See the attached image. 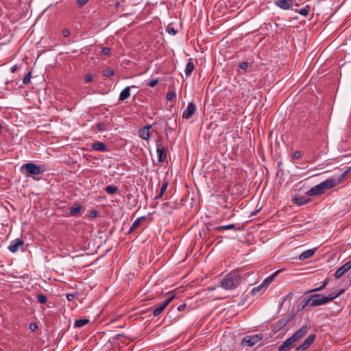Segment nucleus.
I'll list each match as a JSON object with an SVG mask.
<instances>
[{"instance_id":"obj_7","label":"nucleus","mask_w":351,"mask_h":351,"mask_svg":"<svg viewBox=\"0 0 351 351\" xmlns=\"http://www.w3.org/2000/svg\"><path fill=\"white\" fill-rule=\"evenodd\" d=\"M278 272V271H277L273 275L265 278L261 285L254 287L251 291L252 295H256L263 289H265L267 286H269L273 282L274 276Z\"/></svg>"},{"instance_id":"obj_6","label":"nucleus","mask_w":351,"mask_h":351,"mask_svg":"<svg viewBox=\"0 0 351 351\" xmlns=\"http://www.w3.org/2000/svg\"><path fill=\"white\" fill-rule=\"evenodd\" d=\"M263 339L262 334H256L245 337L241 342L243 346H253Z\"/></svg>"},{"instance_id":"obj_52","label":"nucleus","mask_w":351,"mask_h":351,"mask_svg":"<svg viewBox=\"0 0 351 351\" xmlns=\"http://www.w3.org/2000/svg\"><path fill=\"white\" fill-rule=\"evenodd\" d=\"M119 2H117V3H116V7H118V6H119Z\"/></svg>"},{"instance_id":"obj_16","label":"nucleus","mask_w":351,"mask_h":351,"mask_svg":"<svg viewBox=\"0 0 351 351\" xmlns=\"http://www.w3.org/2000/svg\"><path fill=\"white\" fill-rule=\"evenodd\" d=\"M275 5L283 10L289 9L293 5V0H279L275 2Z\"/></svg>"},{"instance_id":"obj_1","label":"nucleus","mask_w":351,"mask_h":351,"mask_svg":"<svg viewBox=\"0 0 351 351\" xmlns=\"http://www.w3.org/2000/svg\"><path fill=\"white\" fill-rule=\"evenodd\" d=\"M349 170L350 169H347L343 172L337 180L334 178L327 179L315 185L306 192V195L308 196H315L324 194L326 190L330 189L342 183Z\"/></svg>"},{"instance_id":"obj_15","label":"nucleus","mask_w":351,"mask_h":351,"mask_svg":"<svg viewBox=\"0 0 351 351\" xmlns=\"http://www.w3.org/2000/svg\"><path fill=\"white\" fill-rule=\"evenodd\" d=\"M289 320V319L285 317L279 319L274 324L273 331L275 332L279 331L288 324Z\"/></svg>"},{"instance_id":"obj_19","label":"nucleus","mask_w":351,"mask_h":351,"mask_svg":"<svg viewBox=\"0 0 351 351\" xmlns=\"http://www.w3.org/2000/svg\"><path fill=\"white\" fill-rule=\"evenodd\" d=\"M315 250V249H310L303 252L300 254L299 259L300 261H304L305 259L310 258L314 255Z\"/></svg>"},{"instance_id":"obj_45","label":"nucleus","mask_w":351,"mask_h":351,"mask_svg":"<svg viewBox=\"0 0 351 351\" xmlns=\"http://www.w3.org/2000/svg\"><path fill=\"white\" fill-rule=\"evenodd\" d=\"M88 0H77V3L79 6H83L88 3Z\"/></svg>"},{"instance_id":"obj_47","label":"nucleus","mask_w":351,"mask_h":351,"mask_svg":"<svg viewBox=\"0 0 351 351\" xmlns=\"http://www.w3.org/2000/svg\"><path fill=\"white\" fill-rule=\"evenodd\" d=\"M186 304H180L178 307V310L179 311H183L185 308H186Z\"/></svg>"},{"instance_id":"obj_4","label":"nucleus","mask_w":351,"mask_h":351,"mask_svg":"<svg viewBox=\"0 0 351 351\" xmlns=\"http://www.w3.org/2000/svg\"><path fill=\"white\" fill-rule=\"evenodd\" d=\"M307 325L302 326L299 330L294 332L292 336L286 339L278 348V351H290L293 344L302 338L308 332Z\"/></svg>"},{"instance_id":"obj_22","label":"nucleus","mask_w":351,"mask_h":351,"mask_svg":"<svg viewBox=\"0 0 351 351\" xmlns=\"http://www.w3.org/2000/svg\"><path fill=\"white\" fill-rule=\"evenodd\" d=\"M216 230H241V227H235V225L233 223L225 225V226H220L215 228Z\"/></svg>"},{"instance_id":"obj_33","label":"nucleus","mask_w":351,"mask_h":351,"mask_svg":"<svg viewBox=\"0 0 351 351\" xmlns=\"http://www.w3.org/2000/svg\"><path fill=\"white\" fill-rule=\"evenodd\" d=\"M168 184H169L167 180H164L159 193L164 194L167 190Z\"/></svg>"},{"instance_id":"obj_10","label":"nucleus","mask_w":351,"mask_h":351,"mask_svg":"<svg viewBox=\"0 0 351 351\" xmlns=\"http://www.w3.org/2000/svg\"><path fill=\"white\" fill-rule=\"evenodd\" d=\"M156 152L158 155V160L160 162H163L167 158V150L162 146L158 141H156Z\"/></svg>"},{"instance_id":"obj_17","label":"nucleus","mask_w":351,"mask_h":351,"mask_svg":"<svg viewBox=\"0 0 351 351\" xmlns=\"http://www.w3.org/2000/svg\"><path fill=\"white\" fill-rule=\"evenodd\" d=\"M91 147H92L93 150L103 152H107L108 150L106 145L104 143L101 142V141H97V142L94 143L91 145Z\"/></svg>"},{"instance_id":"obj_32","label":"nucleus","mask_w":351,"mask_h":351,"mask_svg":"<svg viewBox=\"0 0 351 351\" xmlns=\"http://www.w3.org/2000/svg\"><path fill=\"white\" fill-rule=\"evenodd\" d=\"M37 300L41 304H45L47 301V297L43 294L37 295Z\"/></svg>"},{"instance_id":"obj_23","label":"nucleus","mask_w":351,"mask_h":351,"mask_svg":"<svg viewBox=\"0 0 351 351\" xmlns=\"http://www.w3.org/2000/svg\"><path fill=\"white\" fill-rule=\"evenodd\" d=\"M194 69H195V65H194L193 62L191 61L188 62V63L186 64L185 70H184L185 75L186 76L191 75L193 71L194 70Z\"/></svg>"},{"instance_id":"obj_49","label":"nucleus","mask_w":351,"mask_h":351,"mask_svg":"<svg viewBox=\"0 0 351 351\" xmlns=\"http://www.w3.org/2000/svg\"><path fill=\"white\" fill-rule=\"evenodd\" d=\"M164 195V194H162L161 193H158V194L155 197V199H159L162 198V195Z\"/></svg>"},{"instance_id":"obj_21","label":"nucleus","mask_w":351,"mask_h":351,"mask_svg":"<svg viewBox=\"0 0 351 351\" xmlns=\"http://www.w3.org/2000/svg\"><path fill=\"white\" fill-rule=\"evenodd\" d=\"M293 200L294 203L298 206L305 205L311 201V199L306 197H295Z\"/></svg>"},{"instance_id":"obj_30","label":"nucleus","mask_w":351,"mask_h":351,"mask_svg":"<svg viewBox=\"0 0 351 351\" xmlns=\"http://www.w3.org/2000/svg\"><path fill=\"white\" fill-rule=\"evenodd\" d=\"M166 31L171 36H174L177 33V30H176L173 26L171 24L168 25L166 28Z\"/></svg>"},{"instance_id":"obj_28","label":"nucleus","mask_w":351,"mask_h":351,"mask_svg":"<svg viewBox=\"0 0 351 351\" xmlns=\"http://www.w3.org/2000/svg\"><path fill=\"white\" fill-rule=\"evenodd\" d=\"M309 11H310V5H306L305 7H304L303 8L298 10V12L300 14L306 16L308 14Z\"/></svg>"},{"instance_id":"obj_9","label":"nucleus","mask_w":351,"mask_h":351,"mask_svg":"<svg viewBox=\"0 0 351 351\" xmlns=\"http://www.w3.org/2000/svg\"><path fill=\"white\" fill-rule=\"evenodd\" d=\"M315 339V335L311 334L304 341L296 348L295 351H305L307 350L311 345L314 342Z\"/></svg>"},{"instance_id":"obj_5","label":"nucleus","mask_w":351,"mask_h":351,"mask_svg":"<svg viewBox=\"0 0 351 351\" xmlns=\"http://www.w3.org/2000/svg\"><path fill=\"white\" fill-rule=\"evenodd\" d=\"M21 171L24 173V171H25V175L27 177H31L32 176H38L43 172V170H41L40 167L33 162H27L23 164L21 167Z\"/></svg>"},{"instance_id":"obj_46","label":"nucleus","mask_w":351,"mask_h":351,"mask_svg":"<svg viewBox=\"0 0 351 351\" xmlns=\"http://www.w3.org/2000/svg\"><path fill=\"white\" fill-rule=\"evenodd\" d=\"M329 282V278H326L322 282V287H323L324 289L326 287V285H328Z\"/></svg>"},{"instance_id":"obj_44","label":"nucleus","mask_w":351,"mask_h":351,"mask_svg":"<svg viewBox=\"0 0 351 351\" xmlns=\"http://www.w3.org/2000/svg\"><path fill=\"white\" fill-rule=\"evenodd\" d=\"M324 288L322 287V285L317 287V288H315V289H311L309 290L307 293H312V292H315V291H320L322 290H323Z\"/></svg>"},{"instance_id":"obj_51","label":"nucleus","mask_w":351,"mask_h":351,"mask_svg":"<svg viewBox=\"0 0 351 351\" xmlns=\"http://www.w3.org/2000/svg\"><path fill=\"white\" fill-rule=\"evenodd\" d=\"M164 206L165 207H170L171 208H172L171 206V203L170 202H166L165 204H164Z\"/></svg>"},{"instance_id":"obj_39","label":"nucleus","mask_w":351,"mask_h":351,"mask_svg":"<svg viewBox=\"0 0 351 351\" xmlns=\"http://www.w3.org/2000/svg\"><path fill=\"white\" fill-rule=\"evenodd\" d=\"M93 79V77L91 74H86L84 77V80L87 83L92 82Z\"/></svg>"},{"instance_id":"obj_3","label":"nucleus","mask_w":351,"mask_h":351,"mask_svg":"<svg viewBox=\"0 0 351 351\" xmlns=\"http://www.w3.org/2000/svg\"><path fill=\"white\" fill-rule=\"evenodd\" d=\"M241 281V276L239 271L233 270L220 281V287L225 290H233L240 285Z\"/></svg>"},{"instance_id":"obj_24","label":"nucleus","mask_w":351,"mask_h":351,"mask_svg":"<svg viewBox=\"0 0 351 351\" xmlns=\"http://www.w3.org/2000/svg\"><path fill=\"white\" fill-rule=\"evenodd\" d=\"M145 219V217H138L135 221L134 222L132 223V226L130 227V231L129 232L131 233L134 230H136L138 226L139 225L141 224V221Z\"/></svg>"},{"instance_id":"obj_12","label":"nucleus","mask_w":351,"mask_h":351,"mask_svg":"<svg viewBox=\"0 0 351 351\" xmlns=\"http://www.w3.org/2000/svg\"><path fill=\"white\" fill-rule=\"evenodd\" d=\"M195 105L192 102L189 103L186 108L184 110L182 113V118L186 119H190L195 113Z\"/></svg>"},{"instance_id":"obj_50","label":"nucleus","mask_w":351,"mask_h":351,"mask_svg":"<svg viewBox=\"0 0 351 351\" xmlns=\"http://www.w3.org/2000/svg\"><path fill=\"white\" fill-rule=\"evenodd\" d=\"M73 298H74V295L73 294H68L67 295V299L69 300H71Z\"/></svg>"},{"instance_id":"obj_43","label":"nucleus","mask_w":351,"mask_h":351,"mask_svg":"<svg viewBox=\"0 0 351 351\" xmlns=\"http://www.w3.org/2000/svg\"><path fill=\"white\" fill-rule=\"evenodd\" d=\"M38 328V325L36 323H30L29 329L32 331H35Z\"/></svg>"},{"instance_id":"obj_41","label":"nucleus","mask_w":351,"mask_h":351,"mask_svg":"<svg viewBox=\"0 0 351 351\" xmlns=\"http://www.w3.org/2000/svg\"><path fill=\"white\" fill-rule=\"evenodd\" d=\"M97 215H98V212H97V210H91V211L90 212V215H89V216H90V217H91V218H95V217H97Z\"/></svg>"},{"instance_id":"obj_31","label":"nucleus","mask_w":351,"mask_h":351,"mask_svg":"<svg viewBox=\"0 0 351 351\" xmlns=\"http://www.w3.org/2000/svg\"><path fill=\"white\" fill-rule=\"evenodd\" d=\"M31 77H32V72L29 71L24 77V78L23 80V83L24 84H28L30 82Z\"/></svg>"},{"instance_id":"obj_8","label":"nucleus","mask_w":351,"mask_h":351,"mask_svg":"<svg viewBox=\"0 0 351 351\" xmlns=\"http://www.w3.org/2000/svg\"><path fill=\"white\" fill-rule=\"evenodd\" d=\"M176 294L170 293V295L163 302H162L158 307H156L154 311V316L156 317L160 315L162 311L165 309L167 305L174 299Z\"/></svg>"},{"instance_id":"obj_42","label":"nucleus","mask_w":351,"mask_h":351,"mask_svg":"<svg viewBox=\"0 0 351 351\" xmlns=\"http://www.w3.org/2000/svg\"><path fill=\"white\" fill-rule=\"evenodd\" d=\"M62 36H63L64 37H68V36H70L71 32H70V30H69V29H63V30H62Z\"/></svg>"},{"instance_id":"obj_20","label":"nucleus","mask_w":351,"mask_h":351,"mask_svg":"<svg viewBox=\"0 0 351 351\" xmlns=\"http://www.w3.org/2000/svg\"><path fill=\"white\" fill-rule=\"evenodd\" d=\"M82 209V206L79 204H76L73 206L69 208V215L71 216H77L80 215Z\"/></svg>"},{"instance_id":"obj_2","label":"nucleus","mask_w":351,"mask_h":351,"mask_svg":"<svg viewBox=\"0 0 351 351\" xmlns=\"http://www.w3.org/2000/svg\"><path fill=\"white\" fill-rule=\"evenodd\" d=\"M343 292L344 289H340L338 291L330 293L327 296H324L319 293L314 294L306 298L305 304H310L311 306L324 305L338 298Z\"/></svg>"},{"instance_id":"obj_27","label":"nucleus","mask_w":351,"mask_h":351,"mask_svg":"<svg viewBox=\"0 0 351 351\" xmlns=\"http://www.w3.org/2000/svg\"><path fill=\"white\" fill-rule=\"evenodd\" d=\"M105 191L108 194H114L118 191V188L113 185H108L105 188Z\"/></svg>"},{"instance_id":"obj_36","label":"nucleus","mask_w":351,"mask_h":351,"mask_svg":"<svg viewBox=\"0 0 351 351\" xmlns=\"http://www.w3.org/2000/svg\"><path fill=\"white\" fill-rule=\"evenodd\" d=\"M248 65L249 63L247 62H243L239 64V67L241 69L246 70L248 68Z\"/></svg>"},{"instance_id":"obj_13","label":"nucleus","mask_w":351,"mask_h":351,"mask_svg":"<svg viewBox=\"0 0 351 351\" xmlns=\"http://www.w3.org/2000/svg\"><path fill=\"white\" fill-rule=\"evenodd\" d=\"M24 244V241L23 239H16L14 240H12L11 242H10V244L8 247V250L12 252V253H15L16 252L19 247H22L23 245Z\"/></svg>"},{"instance_id":"obj_29","label":"nucleus","mask_w":351,"mask_h":351,"mask_svg":"<svg viewBox=\"0 0 351 351\" xmlns=\"http://www.w3.org/2000/svg\"><path fill=\"white\" fill-rule=\"evenodd\" d=\"M102 73L104 76L112 77L114 75V70L108 68V69H104L102 71Z\"/></svg>"},{"instance_id":"obj_11","label":"nucleus","mask_w":351,"mask_h":351,"mask_svg":"<svg viewBox=\"0 0 351 351\" xmlns=\"http://www.w3.org/2000/svg\"><path fill=\"white\" fill-rule=\"evenodd\" d=\"M351 269V260L346 262L341 267L338 268L335 273V277L336 278H340L346 272Z\"/></svg>"},{"instance_id":"obj_35","label":"nucleus","mask_w":351,"mask_h":351,"mask_svg":"<svg viewBox=\"0 0 351 351\" xmlns=\"http://www.w3.org/2000/svg\"><path fill=\"white\" fill-rule=\"evenodd\" d=\"M176 97L175 92H168L166 95V98L168 101H171Z\"/></svg>"},{"instance_id":"obj_38","label":"nucleus","mask_w":351,"mask_h":351,"mask_svg":"<svg viewBox=\"0 0 351 351\" xmlns=\"http://www.w3.org/2000/svg\"><path fill=\"white\" fill-rule=\"evenodd\" d=\"M301 157V152L299 151H295L293 153L291 158L295 159H298Z\"/></svg>"},{"instance_id":"obj_34","label":"nucleus","mask_w":351,"mask_h":351,"mask_svg":"<svg viewBox=\"0 0 351 351\" xmlns=\"http://www.w3.org/2000/svg\"><path fill=\"white\" fill-rule=\"evenodd\" d=\"M158 79H155V80H152L149 82H147V85L148 86H150V87H154L155 86H156L158 84Z\"/></svg>"},{"instance_id":"obj_37","label":"nucleus","mask_w":351,"mask_h":351,"mask_svg":"<svg viewBox=\"0 0 351 351\" xmlns=\"http://www.w3.org/2000/svg\"><path fill=\"white\" fill-rule=\"evenodd\" d=\"M101 53L104 56H107L110 53V49L108 47H103L101 49Z\"/></svg>"},{"instance_id":"obj_25","label":"nucleus","mask_w":351,"mask_h":351,"mask_svg":"<svg viewBox=\"0 0 351 351\" xmlns=\"http://www.w3.org/2000/svg\"><path fill=\"white\" fill-rule=\"evenodd\" d=\"M114 341H117L119 343H121L122 344H128V341L127 340V337L122 334H118L114 338Z\"/></svg>"},{"instance_id":"obj_26","label":"nucleus","mask_w":351,"mask_h":351,"mask_svg":"<svg viewBox=\"0 0 351 351\" xmlns=\"http://www.w3.org/2000/svg\"><path fill=\"white\" fill-rule=\"evenodd\" d=\"M90 322V320L88 319H77L75 320V323H74V326L75 328H80V327H82L84 326H85L86 324H88Z\"/></svg>"},{"instance_id":"obj_18","label":"nucleus","mask_w":351,"mask_h":351,"mask_svg":"<svg viewBox=\"0 0 351 351\" xmlns=\"http://www.w3.org/2000/svg\"><path fill=\"white\" fill-rule=\"evenodd\" d=\"M131 88H136L135 86H127L121 92L119 97V101H124L130 97Z\"/></svg>"},{"instance_id":"obj_14","label":"nucleus","mask_w":351,"mask_h":351,"mask_svg":"<svg viewBox=\"0 0 351 351\" xmlns=\"http://www.w3.org/2000/svg\"><path fill=\"white\" fill-rule=\"evenodd\" d=\"M152 128L151 125H147L138 130V135L139 136L145 141H149L150 138V132L149 130Z\"/></svg>"},{"instance_id":"obj_48","label":"nucleus","mask_w":351,"mask_h":351,"mask_svg":"<svg viewBox=\"0 0 351 351\" xmlns=\"http://www.w3.org/2000/svg\"><path fill=\"white\" fill-rule=\"evenodd\" d=\"M17 65H13L11 68H10V71L12 73H14L16 71V70L17 69Z\"/></svg>"},{"instance_id":"obj_40","label":"nucleus","mask_w":351,"mask_h":351,"mask_svg":"<svg viewBox=\"0 0 351 351\" xmlns=\"http://www.w3.org/2000/svg\"><path fill=\"white\" fill-rule=\"evenodd\" d=\"M97 128L100 132H103V131H105L106 130L105 124H104V123H99V124H97Z\"/></svg>"}]
</instances>
